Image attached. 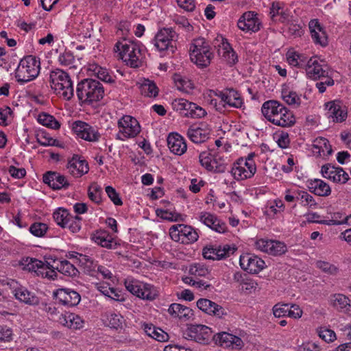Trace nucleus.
<instances>
[{
  "mask_svg": "<svg viewBox=\"0 0 351 351\" xmlns=\"http://www.w3.org/2000/svg\"><path fill=\"white\" fill-rule=\"evenodd\" d=\"M50 260V261H46L44 262V266L46 267V268L44 269V271H46L49 274L46 278L54 280L57 277L56 266H57V262L58 261L52 258Z\"/></svg>",
  "mask_w": 351,
  "mask_h": 351,
  "instance_id": "4d7b16f0",
  "label": "nucleus"
},
{
  "mask_svg": "<svg viewBox=\"0 0 351 351\" xmlns=\"http://www.w3.org/2000/svg\"><path fill=\"white\" fill-rule=\"evenodd\" d=\"M261 112L268 121L282 128L291 127L295 123L293 112L277 100L265 101L261 107Z\"/></svg>",
  "mask_w": 351,
  "mask_h": 351,
  "instance_id": "f257e3e1",
  "label": "nucleus"
},
{
  "mask_svg": "<svg viewBox=\"0 0 351 351\" xmlns=\"http://www.w3.org/2000/svg\"><path fill=\"white\" fill-rule=\"evenodd\" d=\"M167 145L170 151L178 156L182 155L187 149L184 139L177 133L169 134L167 137Z\"/></svg>",
  "mask_w": 351,
  "mask_h": 351,
  "instance_id": "c85d7f7f",
  "label": "nucleus"
},
{
  "mask_svg": "<svg viewBox=\"0 0 351 351\" xmlns=\"http://www.w3.org/2000/svg\"><path fill=\"white\" fill-rule=\"evenodd\" d=\"M308 187L311 193L319 196H328L331 193L329 185L319 179L308 181Z\"/></svg>",
  "mask_w": 351,
  "mask_h": 351,
  "instance_id": "f704fd0d",
  "label": "nucleus"
},
{
  "mask_svg": "<svg viewBox=\"0 0 351 351\" xmlns=\"http://www.w3.org/2000/svg\"><path fill=\"white\" fill-rule=\"evenodd\" d=\"M37 142L42 146H58V141L45 132H42L37 138Z\"/></svg>",
  "mask_w": 351,
  "mask_h": 351,
  "instance_id": "13d9d810",
  "label": "nucleus"
},
{
  "mask_svg": "<svg viewBox=\"0 0 351 351\" xmlns=\"http://www.w3.org/2000/svg\"><path fill=\"white\" fill-rule=\"evenodd\" d=\"M311 38L315 44L326 46L328 43L326 32L317 19H312L308 23Z\"/></svg>",
  "mask_w": 351,
  "mask_h": 351,
  "instance_id": "cd10ccee",
  "label": "nucleus"
},
{
  "mask_svg": "<svg viewBox=\"0 0 351 351\" xmlns=\"http://www.w3.org/2000/svg\"><path fill=\"white\" fill-rule=\"evenodd\" d=\"M217 95L224 108H240L243 104L240 93L233 88H226Z\"/></svg>",
  "mask_w": 351,
  "mask_h": 351,
  "instance_id": "f3484780",
  "label": "nucleus"
},
{
  "mask_svg": "<svg viewBox=\"0 0 351 351\" xmlns=\"http://www.w3.org/2000/svg\"><path fill=\"white\" fill-rule=\"evenodd\" d=\"M282 98L283 101L289 106L298 107L300 104V97L294 91L283 90L282 92Z\"/></svg>",
  "mask_w": 351,
  "mask_h": 351,
  "instance_id": "09e8293b",
  "label": "nucleus"
},
{
  "mask_svg": "<svg viewBox=\"0 0 351 351\" xmlns=\"http://www.w3.org/2000/svg\"><path fill=\"white\" fill-rule=\"evenodd\" d=\"M315 149H318L320 155L328 156L332 154V149L327 138L324 137L317 138L313 144Z\"/></svg>",
  "mask_w": 351,
  "mask_h": 351,
  "instance_id": "a19ab883",
  "label": "nucleus"
},
{
  "mask_svg": "<svg viewBox=\"0 0 351 351\" xmlns=\"http://www.w3.org/2000/svg\"><path fill=\"white\" fill-rule=\"evenodd\" d=\"M322 176L335 183L345 184L349 180V175L341 167H336L330 163L321 168Z\"/></svg>",
  "mask_w": 351,
  "mask_h": 351,
  "instance_id": "a211bd4d",
  "label": "nucleus"
},
{
  "mask_svg": "<svg viewBox=\"0 0 351 351\" xmlns=\"http://www.w3.org/2000/svg\"><path fill=\"white\" fill-rule=\"evenodd\" d=\"M82 226V217L77 215H72L69 216V219L66 221V225H65V228H68L72 233L78 232Z\"/></svg>",
  "mask_w": 351,
  "mask_h": 351,
  "instance_id": "8fccbe9b",
  "label": "nucleus"
},
{
  "mask_svg": "<svg viewBox=\"0 0 351 351\" xmlns=\"http://www.w3.org/2000/svg\"><path fill=\"white\" fill-rule=\"evenodd\" d=\"M169 235L172 240L182 244H190L197 241L198 233L190 226L177 224L172 226L169 229Z\"/></svg>",
  "mask_w": 351,
  "mask_h": 351,
  "instance_id": "f8f14e48",
  "label": "nucleus"
},
{
  "mask_svg": "<svg viewBox=\"0 0 351 351\" xmlns=\"http://www.w3.org/2000/svg\"><path fill=\"white\" fill-rule=\"evenodd\" d=\"M76 94L81 103L90 104L104 97V88L98 80L86 78L78 82Z\"/></svg>",
  "mask_w": 351,
  "mask_h": 351,
  "instance_id": "f03ea898",
  "label": "nucleus"
},
{
  "mask_svg": "<svg viewBox=\"0 0 351 351\" xmlns=\"http://www.w3.org/2000/svg\"><path fill=\"white\" fill-rule=\"evenodd\" d=\"M119 129L117 139L125 141L127 138L136 137L141 132V125L133 117L124 115L118 121Z\"/></svg>",
  "mask_w": 351,
  "mask_h": 351,
  "instance_id": "9b49d317",
  "label": "nucleus"
},
{
  "mask_svg": "<svg viewBox=\"0 0 351 351\" xmlns=\"http://www.w3.org/2000/svg\"><path fill=\"white\" fill-rule=\"evenodd\" d=\"M90 69L99 80L109 84L114 82L115 76L113 75L112 72L109 71L107 69L99 65H95L93 66V68Z\"/></svg>",
  "mask_w": 351,
  "mask_h": 351,
  "instance_id": "58836bf2",
  "label": "nucleus"
},
{
  "mask_svg": "<svg viewBox=\"0 0 351 351\" xmlns=\"http://www.w3.org/2000/svg\"><path fill=\"white\" fill-rule=\"evenodd\" d=\"M208 269L200 263H195L191 265L189 268V274L195 277H205L209 274Z\"/></svg>",
  "mask_w": 351,
  "mask_h": 351,
  "instance_id": "603ef678",
  "label": "nucleus"
},
{
  "mask_svg": "<svg viewBox=\"0 0 351 351\" xmlns=\"http://www.w3.org/2000/svg\"><path fill=\"white\" fill-rule=\"evenodd\" d=\"M189 51L191 61L199 68L207 67L214 57L208 42L204 38L194 39Z\"/></svg>",
  "mask_w": 351,
  "mask_h": 351,
  "instance_id": "423d86ee",
  "label": "nucleus"
},
{
  "mask_svg": "<svg viewBox=\"0 0 351 351\" xmlns=\"http://www.w3.org/2000/svg\"><path fill=\"white\" fill-rule=\"evenodd\" d=\"M40 71V58L32 55L23 57L15 70V78L23 85L36 79Z\"/></svg>",
  "mask_w": 351,
  "mask_h": 351,
  "instance_id": "7ed1b4c3",
  "label": "nucleus"
},
{
  "mask_svg": "<svg viewBox=\"0 0 351 351\" xmlns=\"http://www.w3.org/2000/svg\"><path fill=\"white\" fill-rule=\"evenodd\" d=\"M317 332L319 337L326 342H332L336 339L335 332L330 329L320 328Z\"/></svg>",
  "mask_w": 351,
  "mask_h": 351,
  "instance_id": "680f3d73",
  "label": "nucleus"
},
{
  "mask_svg": "<svg viewBox=\"0 0 351 351\" xmlns=\"http://www.w3.org/2000/svg\"><path fill=\"white\" fill-rule=\"evenodd\" d=\"M80 256L81 257L80 263L84 267V271L90 276H97V270L99 267L97 262L87 255Z\"/></svg>",
  "mask_w": 351,
  "mask_h": 351,
  "instance_id": "4c0bfd02",
  "label": "nucleus"
},
{
  "mask_svg": "<svg viewBox=\"0 0 351 351\" xmlns=\"http://www.w3.org/2000/svg\"><path fill=\"white\" fill-rule=\"evenodd\" d=\"M71 214L66 209L59 208L53 214V217L56 223L62 228H65L67 219Z\"/></svg>",
  "mask_w": 351,
  "mask_h": 351,
  "instance_id": "49530a36",
  "label": "nucleus"
},
{
  "mask_svg": "<svg viewBox=\"0 0 351 351\" xmlns=\"http://www.w3.org/2000/svg\"><path fill=\"white\" fill-rule=\"evenodd\" d=\"M238 27L245 32H256L260 29L261 23L254 12L248 11L243 13L237 22Z\"/></svg>",
  "mask_w": 351,
  "mask_h": 351,
  "instance_id": "4be33fe9",
  "label": "nucleus"
},
{
  "mask_svg": "<svg viewBox=\"0 0 351 351\" xmlns=\"http://www.w3.org/2000/svg\"><path fill=\"white\" fill-rule=\"evenodd\" d=\"M177 38L178 35L172 27H165L157 32L152 43L156 49L162 53V56L172 55L176 49Z\"/></svg>",
  "mask_w": 351,
  "mask_h": 351,
  "instance_id": "0eeeda50",
  "label": "nucleus"
},
{
  "mask_svg": "<svg viewBox=\"0 0 351 351\" xmlns=\"http://www.w3.org/2000/svg\"><path fill=\"white\" fill-rule=\"evenodd\" d=\"M41 309L47 313V315L51 318L54 319L60 313L58 308L56 306V304L49 302L41 303Z\"/></svg>",
  "mask_w": 351,
  "mask_h": 351,
  "instance_id": "052dcab7",
  "label": "nucleus"
},
{
  "mask_svg": "<svg viewBox=\"0 0 351 351\" xmlns=\"http://www.w3.org/2000/svg\"><path fill=\"white\" fill-rule=\"evenodd\" d=\"M211 129L206 123L191 125L187 130L188 138L194 143H202L206 141L210 134Z\"/></svg>",
  "mask_w": 351,
  "mask_h": 351,
  "instance_id": "dca6fc26",
  "label": "nucleus"
},
{
  "mask_svg": "<svg viewBox=\"0 0 351 351\" xmlns=\"http://www.w3.org/2000/svg\"><path fill=\"white\" fill-rule=\"evenodd\" d=\"M316 267L321 269L323 272L329 275H336L339 271V268L336 265L326 261H317Z\"/></svg>",
  "mask_w": 351,
  "mask_h": 351,
  "instance_id": "864d4df0",
  "label": "nucleus"
},
{
  "mask_svg": "<svg viewBox=\"0 0 351 351\" xmlns=\"http://www.w3.org/2000/svg\"><path fill=\"white\" fill-rule=\"evenodd\" d=\"M168 313L174 317H178L180 320L186 322L193 317V311L189 307L185 306L178 303L171 304Z\"/></svg>",
  "mask_w": 351,
  "mask_h": 351,
  "instance_id": "c756f323",
  "label": "nucleus"
},
{
  "mask_svg": "<svg viewBox=\"0 0 351 351\" xmlns=\"http://www.w3.org/2000/svg\"><path fill=\"white\" fill-rule=\"evenodd\" d=\"M237 248L230 245H209L202 250L204 258L213 261H219L229 257L233 254Z\"/></svg>",
  "mask_w": 351,
  "mask_h": 351,
  "instance_id": "ddd939ff",
  "label": "nucleus"
},
{
  "mask_svg": "<svg viewBox=\"0 0 351 351\" xmlns=\"http://www.w3.org/2000/svg\"><path fill=\"white\" fill-rule=\"evenodd\" d=\"M241 267L250 274H258L265 267V263L258 256L252 254H245L240 256Z\"/></svg>",
  "mask_w": 351,
  "mask_h": 351,
  "instance_id": "2eb2a0df",
  "label": "nucleus"
},
{
  "mask_svg": "<svg viewBox=\"0 0 351 351\" xmlns=\"http://www.w3.org/2000/svg\"><path fill=\"white\" fill-rule=\"evenodd\" d=\"M43 182L53 190L67 189L69 186L66 177L55 171H48L43 175Z\"/></svg>",
  "mask_w": 351,
  "mask_h": 351,
  "instance_id": "bb28decb",
  "label": "nucleus"
},
{
  "mask_svg": "<svg viewBox=\"0 0 351 351\" xmlns=\"http://www.w3.org/2000/svg\"><path fill=\"white\" fill-rule=\"evenodd\" d=\"M114 50L119 52L120 58L127 65L132 68H137L141 65V51L138 42L124 39L118 41Z\"/></svg>",
  "mask_w": 351,
  "mask_h": 351,
  "instance_id": "39448f33",
  "label": "nucleus"
},
{
  "mask_svg": "<svg viewBox=\"0 0 351 351\" xmlns=\"http://www.w3.org/2000/svg\"><path fill=\"white\" fill-rule=\"evenodd\" d=\"M49 229L48 226L42 222H34L29 228V231L36 237H43Z\"/></svg>",
  "mask_w": 351,
  "mask_h": 351,
  "instance_id": "de8ad7c7",
  "label": "nucleus"
},
{
  "mask_svg": "<svg viewBox=\"0 0 351 351\" xmlns=\"http://www.w3.org/2000/svg\"><path fill=\"white\" fill-rule=\"evenodd\" d=\"M73 130L78 137L88 141H97L100 138V134L94 127L81 121L73 123Z\"/></svg>",
  "mask_w": 351,
  "mask_h": 351,
  "instance_id": "aec40b11",
  "label": "nucleus"
},
{
  "mask_svg": "<svg viewBox=\"0 0 351 351\" xmlns=\"http://www.w3.org/2000/svg\"><path fill=\"white\" fill-rule=\"evenodd\" d=\"M105 191L108 197L114 205L121 206L123 204L121 198L120 197L119 194L116 191L115 189L112 186H108L106 187Z\"/></svg>",
  "mask_w": 351,
  "mask_h": 351,
  "instance_id": "e2e57ef3",
  "label": "nucleus"
},
{
  "mask_svg": "<svg viewBox=\"0 0 351 351\" xmlns=\"http://www.w3.org/2000/svg\"><path fill=\"white\" fill-rule=\"evenodd\" d=\"M218 54L222 56L228 64L233 65L237 61V56L228 42L222 38L221 45H219Z\"/></svg>",
  "mask_w": 351,
  "mask_h": 351,
  "instance_id": "473e14b6",
  "label": "nucleus"
},
{
  "mask_svg": "<svg viewBox=\"0 0 351 351\" xmlns=\"http://www.w3.org/2000/svg\"><path fill=\"white\" fill-rule=\"evenodd\" d=\"M56 268L58 271L67 276L74 277L79 274L77 269L66 260L58 261Z\"/></svg>",
  "mask_w": 351,
  "mask_h": 351,
  "instance_id": "ea45409f",
  "label": "nucleus"
},
{
  "mask_svg": "<svg viewBox=\"0 0 351 351\" xmlns=\"http://www.w3.org/2000/svg\"><path fill=\"white\" fill-rule=\"evenodd\" d=\"M140 91L145 97H155L158 95V88L153 82L145 80L140 86Z\"/></svg>",
  "mask_w": 351,
  "mask_h": 351,
  "instance_id": "79ce46f5",
  "label": "nucleus"
},
{
  "mask_svg": "<svg viewBox=\"0 0 351 351\" xmlns=\"http://www.w3.org/2000/svg\"><path fill=\"white\" fill-rule=\"evenodd\" d=\"M126 289L140 299L148 301L154 300L158 295L156 288L151 284L134 278H127L124 282Z\"/></svg>",
  "mask_w": 351,
  "mask_h": 351,
  "instance_id": "1a4fd4ad",
  "label": "nucleus"
},
{
  "mask_svg": "<svg viewBox=\"0 0 351 351\" xmlns=\"http://www.w3.org/2000/svg\"><path fill=\"white\" fill-rule=\"evenodd\" d=\"M213 339L217 344L223 348L241 349L243 346V342L240 337L226 332H219L213 335Z\"/></svg>",
  "mask_w": 351,
  "mask_h": 351,
  "instance_id": "b1692460",
  "label": "nucleus"
},
{
  "mask_svg": "<svg viewBox=\"0 0 351 351\" xmlns=\"http://www.w3.org/2000/svg\"><path fill=\"white\" fill-rule=\"evenodd\" d=\"M49 82L55 93L66 100H70L74 95L73 82L67 73L56 69L51 71Z\"/></svg>",
  "mask_w": 351,
  "mask_h": 351,
  "instance_id": "20e7f679",
  "label": "nucleus"
},
{
  "mask_svg": "<svg viewBox=\"0 0 351 351\" xmlns=\"http://www.w3.org/2000/svg\"><path fill=\"white\" fill-rule=\"evenodd\" d=\"M38 121L44 126L57 130L60 127V123L52 115L41 113L38 117Z\"/></svg>",
  "mask_w": 351,
  "mask_h": 351,
  "instance_id": "37998d69",
  "label": "nucleus"
},
{
  "mask_svg": "<svg viewBox=\"0 0 351 351\" xmlns=\"http://www.w3.org/2000/svg\"><path fill=\"white\" fill-rule=\"evenodd\" d=\"M327 116L332 118L333 122H342L347 117V113L341 109V106L335 101L326 104Z\"/></svg>",
  "mask_w": 351,
  "mask_h": 351,
  "instance_id": "72a5a7b5",
  "label": "nucleus"
},
{
  "mask_svg": "<svg viewBox=\"0 0 351 351\" xmlns=\"http://www.w3.org/2000/svg\"><path fill=\"white\" fill-rule=\"evenodd\" d=\"M350 300L342 294H336L334 295L333 306L337 308H345L349 305Z\"/></svg>",
  "mask_w": 351,
  "mask_h": 351,
  "instance_id": "338daca9",
  "label": "nucleus"
},
{
  "mask_svg": "<svg viewBox=\"0 0 351 351\" xmlns=\"http://www.w3.org/2000/svg\"><path fill=\"white\" fill-rule=\"evenodd\" d=\"M58 322L62 326L73 329H79L83 327L82 319L79 315L72 313L61 314L59 316Z\"/></svg>",
  "mask_w": 351,
  "mask_h": 351,
  "instance_id": "2f4dec72",
  "label": "nucleus"
},
{
  "mask_svg": "<svg viewBox=\"0 0 351 351\" xmlns=\"http://www.w3.org/2000/svg\"><path fill=\"white\" fill-rule=\"evenodd\" d=\"M269 254L274 256H280L287 252L286 245L280 241L272 240V243L269 247Z\"/></svg>",
  "mask_w": 351,
  "mask_h": 351,
  "instance_id": "6e6d98bb",
  "label": "nucleus"
},
{
  "mask_svg": "<svg viewBox=\"0 0 351 351\" xmlns=\"http://www.w3.org/2000/svg\"><path fill=\"white\" fill-rule=\"evenodd\" d=\"M74 61V56L70 51H64L62 53H60L58 57L59 63L64 66H71L73 64Z\"/></svg>",
  "mask_w": 351,
  "mask_h": 351,
  "instance_id": "bf43d9fd",
  "label": "nucleus"
},
{
  "mask_svg": "<svg viewBox=\"0 0 351 351\" xmlns=\"http://www.w3.org/2000/svg\"><path fill=\"white\" fill-rule=\"evenodd\" d=\"M255 156L256 154L251 152L245 158L241 157L233 163L230 173L234 179L244 180L254 176L256 171V166L254 160Z\"/></svg>",
  "mask_w": 351,
  "mask_h": 351,
  "instance_id": "6e6552de",
  "label": "nucleus"
},
{
  "mask_svg": "<svg viewBox=\"0 0 351 351\" xmlns=\"http://www.w3.org/2000/svg\"><path fill=\"white\" fill-rule=\"evenodd\" d=\"M56 302L66 307L76 306L81 300V295L76 291L69 288H60L53 292Z\"/></svg>",
  "mask_w": 351,
  "mask_h": 351,
  "instance_id": "4468645a",
  "label": "nucleus"
},
{
  "mask_svg": "<svg viewBox=\"0 0 351 351\" xmlns=\"http://www.w3.org/2000/svg\"><path fill=\"white\" fill-rule=\"evenodd\" d=\"M217 217L208 212H201L199 214L198 219L208 228L215 223Z\"/></svg>",
  "mask_w": 351,
  "mask_h": 351,
  "instance_id": "0e129e2a",
  "label": "nucleus"
},
{
  "mask_svg": "<svg viewBox=\"0 0 351 351\" xmlns=\"http://www.w3.org/2000/svg\"><path fill=\"white\" fill-rule=\"evenodd\" d=\"M288 304H277L273 307V313L276 317L288 316Z\"/></svg>",
  "mask_w": 351,
  "mask_h": 351,
  "instance_id": "774afa93",
  "label": "nucleus"
},
{
  "mask_svg": "<svg viewBox=\"0 0 351 351\" xmlns=\"http://www.w3.org/2000/svg\"><path fill=\"white\" fill-rule=\"evenodd\" d=\"M69 172L75 178H80L89 171L88 162L78 155H74L66 166Z\"/></svg>",
  "mask_w": 351,
  "mask_h": 351,
  "instance_id": "393cba45",
  "label": "nucleus"
},
{
  "mask_svg": "<svg viewBox=\"0 0 351 351\" xmlns=\"http://www.w3.org/2000/svg\"><path fill=\"white\" fill-rule=\"evenodd\" d=\"M156 214L162 219L169 221H183L181 215L176 212H171L167 210L158 208L156 210Z\"/></svg>",
  "mask_w": 351,
  "mask_h": 351,
  "instance_id": "3c124183",
  "label": "nucleus"
},
{
  "mask_svg": "<svg viewBox=\"0 0 351 351\" xmlns=\"http://www.w3.org/2000/svg\"><path fill=\"white\" fill-rule=\"evenodd\" d=\"M73 130L78 137L88 141H97L100 138V134L94 127L81 121L73 123Z\"/></svg>",
  "mask_w": 351,
  "mask_h": 351,
  "instance_id": "412c9836",
  "label": "nucleus"
},
{
  "mask_svg": "<svg viewBox=\"0 0 351 351\" xmlns=\"http://www.w3.org/2000/svg\"><path fill=\"white\" fill-rule=\"evenodd\" d=\"M296 201H299L300 203L304 206L315 207L317 205L314 198L312 195L308 193L306 191L296 190Z\"/></svg>",
  "mask_w": 351,
  "mask_h": 351,
  "instance_id": "a18cd8bd",
  "label": "nucleus"
},
{
  "mask_svg": "<svg viewBox=\"0 0 351 351\" xmlns=\"http://www.w3.org/2000/svg\"><path fill=\"white\" fill-rule=\"evenodd\" d=\"M93 241L97 245L108 249H115L117 243L105 231H97L92 237Z\"/></svg>",
  "mask_w": 351,
  "mask_h": 351,
  "instance_id": "c9c22d12",
  "label": "nucleus"
},
{
  "mask_svg": "<svg viewBox=\"0 0 351 351\" xmlns=\"http://www.w3.org/2000/svg\"><path fill=\"white\" fill-rule=\"evenodd\" d=\"M302 27L300 24L291 23L287 25V33L294 38L300 37L303 34Z\"/></svg>",
  "mask_w": 351,
  "mask_h": 351,
  "instance_id": "69168bd1",
  "label": "nucleus"
},
{
  "mask_svg": "<svg viewBox=\"0 0 351 351\" xmlns=\"http://www.w3.org/2000/svg\"><path fill=\"white\" fill-rule=\"evenodd\" d=\"M182 336L186 339L193 340L203 345H207L213 340L211 328L202 324H191L188 326L182 331Z\"/></svg>",
  "mask_w": 351,
  "mask_h": 351,
  "instance_id": "9d476101",
  "label": "nucleus"
},
{
  "mask_svg": "<svg viewBox=\"0 0 351 351\" xmlns=\"http://www.w3.org/2000/svg\"><path fill=\"white\" fill-rule=\"evenodd\" d=\"M25 262V268L29 271H34L36 273L38 276H41L42 277L49 276L48 273L44 271V269L46 268V267L44 266L43 261L27 257Z\"/></svg>",
  "mask_w": 351,
  "mask_h": 351,
  "instance_id": "e433bc0d",
  "label": "nucleus"
},
{
  "mask_svg": "<svg viewBox=\"0 0 351 351\" xmlns=\"http://www.w3.org/2000/svg\"><path fill=\"white\" fill-rule=\"evenodd\" d=\"M196 304L204 313L217 318H223L228 313L227 310L223 306L206 298L199 299Z\"/></svg>",
  "mask_w": 351,
  "mask_h": 351,
  "instance_id": "5701e85b",
  "label": "nucleus"
},
{
  "mask_svg": "<svg viewBox=\"0 0 351 351\" xmlns=\"http://www.w3.org/2000/svg\"><path fill=\"white\" fill-rule=\"evenodd\" d=\"M306 72L308 77L313 80L320 79L327 75L322 65L319 62L317 58H310L306 65Z\"/></svg>",
  "mask_w": 351,
  "mask_h": 351,
  "instance_id": "7c9ffc66",
  "label": "nucleus"
},
{
  "mask_svg": "<svg viewBox=\"0 0 351 351\" xmlns=\"http://www.w3.org/2000/svg\"><path fill=\"white\" fill-rule=\"evenodd\" d=\"M73 130L78 137L88 141H97L100 138V134L94 127L81 121L73 123Z\"/></svg>",
  "mask_w": 351,
  "mask_h": 351,
  "instance_id": "6ab92c4d",
  "label": "nucleus"
},
{
  "mask_svg": "<svg viewBox=\"0 0 351 351\" xmlns=\"http://www.w3.org/2000/svg\"><path fill=\"white\" fill-rule=\"evenodd\" d=\"M102 188L95 182L92 183L88 189V198L97 204L101 202Z\"/></svg>",
  "mask_w": 351,
  "mask_h": 351,
  "instance_id": "c03bdc74",
  "label": "nucleus"
},
{
  "mask_svg": "<svg viewBox=\"0 0 351 351\" xmlns=\"http://www.w3.org/2000/svg\"><path fill=\"white\" fill-rule=\"evenodd\" d=\"M14 284H16L14 280L8 283L14 289L12 293L16 299L29 305H36L39 303L38 298L34 293L29 291L24 287H15Z\"/></svg>",
  "mask_w": 351,
  "mask_h": 351,
  "instance_id": "a878e982",
  "label": "nucleus"
},
{
  "mask_svg": "<svg viewBox=\"0 0 351 351\" xmlns=\"http://www.w3.org/2000/svg\"><path fill=\"white\" fill-rule=\"evenodd\" d=\"M199 160L201 165L208 171L214 170V161L212 155L208 152H202L199 154Z\"/></svg>",
  "mask_w": 351,
  "mask_h": 351,
  "instance_id": "5fc2aeb1",
  "label": "nucleus"
}]
</instances>
